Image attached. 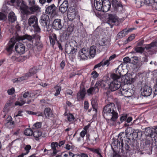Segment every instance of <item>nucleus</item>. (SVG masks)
Masks as SVG:
<instances>
[{"label":"nucleus","mask_w":157,"mask_h":157,"mask_svg":"<svg viewBox=\"0 0 157 157\" xmlns=\"http://www.w3.org/2000/svg\"><path fill=\"white\" fill-rule=\"evenodd\" d=\"M115 109V105L113 103L108 104L103 108V116L106 119H108L109 121L112 122V125L115 124L118 118V114Z\"/></svg>","instance_id":"1"},{"label":"nucleus","mask_w":157,"mask_h":157,"mask_svg":"<svg viewBox=\"0 0 157 157\" xmlns=\"http://www.w3.org/2000/svg\"><path fill=\"white\" fill-rule=\"evenodd\" d=\"M122 80L125 84L122 86L121 88V94L127 97H130L132 95L133 91L127 87L128 84H131L133 83L135 81V79L127 76V75H125L122 77Z\"/></svg>","instance_id":"2"},{"label":"nucleus","mask_w":157,"mask_h":157,"mask_svg":"<svg viewBox=\"0 0 157 157\" xmlns=\"http://www.w3.org/2000/svg\"><path fill=\"white\" fill-rule=\"evenodd\" d=\"M118 72V75L112 74L111 75V77L113 80L109 86V89L112 91H114L118 90L121 86V83L120 81V77L121 74L119 72Z\"/></svg>","instance_id":"3"},{"label":"nucleus","mask_w":157,"mask_h":157,"mask_svg":"<svg viewBox=\"0 0 157 157\" xmlns=\"http://www.w3.org/2000/svg\"><path fill=\"white\" fill-rule=\"evenodd\" d=\"M77 45L75 41H72L66 44L65 46V52L67 53L73 54L76 51L75 48H77Z\"/></svg>","instance_id":"4"},{"label":"nucleus","mask_w":157,"mask_h":157,"mask_svg":"<svg viewBox=\"0 0 157 157\" xmlns=\"http://www.w3.org/2000/svg\"><path fill=\"white\" fill-rule=\"evenodd\" d=\"M128 134L127 132H120L117 138V143L120 145V149H121L122 153L124 152V144L123 142V138L127 137L126 136Z\"/></svg>","instance_id":"5"},{"label":"nucleus","mask_w":157,"mask_h":157,"mask_svg":"<svg viewBox=\"0 0 157 157\" xmlns=\"http://www.w3.org/2000/svg\"><path fill=\"white\" fill-rule=\"evenodd\" d=\"M108 20L107 21V23L110 26V27L112 28L115 25L117 24L118 21V17L117 16L114 14H109Z\"/></svg>","instance_id":"6"},{"label":"nucleus","mask_w":157,"mask_h":157,"mask_svg":"<svg viewBox=\"0 0 157 157\" xmlns=\"http://www.w3.org/2000/svg\"><path fill=\"white\" fill-rule=\"evenodd\" d=\"M45 8V13L46 14L54 16L57 14L56 7L54 4L46 6Z\"/></svg>","instance_id":"7"},{"label":"nucleus","mask_w":157,"mask_h":157,"mask_svg":"<svg viewBox=\"0 0 157 157\" xmlns=\"http://www.w3.org/2000/svg\"><path fill=\"white\" fill-rule=\"evenodd\" d=\"M16 1L17 5L18 8L23 11L25 12H26V10L28 8L26 6L25 2L21 0H11L10 2L12 4L14 3Z\"/></svg>","instance_id":"8"},{"label":"nucleus","mask_w":157,"mask_h":157,"mask_svg":"<svg viewBox=\"0 0 157 157\" xmlns=\"http://www.w3.org/2000/svg\"><path fill=\"white\" fill-rule=\"evenodd\" d=\"M88 49L85 48L80 49L79 52V57L80 59L82 60L87 59V58L89 57Z\"/></svg>","instance_id":"9"},{"label":"nucleus","mask_w":157,"mask_h":157,"mask_svg":"<svg viewBox=\"0 0 157 157\" xmlns=\"http://www.w3.org/2000/svg\"><path fill=\"white\" fill-rule=\"evenodd\" d=\"M78 13L75 9L72 7L69 8L67 12V17L70 21H72L75 18Z\"/></svg>","instance_id":"10"},{"label":"nucleus","mask_w":157,"mask_h":157,"mask_svg":"<svg viewBox=\"0 0 157 157\" xmlns=\"http://www.w3.org/2000/svg\"><path fill=\"white\" fill-rule=\"evenodd\" d=\"M40 23L41 25L44 27L48 26L50 24L49 17L46 14H43L40 17Z\"/></svg>","instance_id":"11"},{"label":"nucleus","mask_w":157,"mask_h":157,"mask_svg":"<svg viewBox=\"0 0 157 157\" xmlns=\"http://www.w3.org/2000/svg\"><path fill=\"white\" fill-rule=\"evenodd\" d=\"M18 41V40L16 36L11 38L6 46V50L9 52L12 51L15 44Z\"/></svg>","instance_id":"12"},{"label":"nucleus","mask_w":157,"mask_h":157,"mask_svg":"<svg viewBox=\"0 0 157 157\" xmlns=\"http://www.w3.org/2000/svg\"><path fill=\"white\" fill-rule=\"evenodd\" d=\"M152 92V90L151 88L147 86H145L143 89H142L141 94L144 96H148L151 95Z\"/></svg>","instance_id":"13"},{"label":"nucleus","mask_w":157,"mask_h":157,"mask_svg":"<svg viewBox=\"0 0 157 157\" xmlns=\"http://www.w3.org/2000/svg\"><path fill=\"white\" fill-rule=\"evenodd\" d=\"M112 6L114 10L118 11L119 9H122L123 5L121 2L117 0H112L111 1Z\"/></svg>","instance_id":"14"},{"label":"nucleus","mask_w":157,"mask_h":157,"mask_svg":"<svg viewBox=\"0 0 157 157\" xmlns=\"http://www.w3.org/2000/svg\"><path fill=\"white\" fill-rule=\"evenodd\" d=\"M53 27L56 30L61 29L63 27L61 19H55L53 23Z\"/></svg>","instance_id":"15"},{"label":"nucleus","mask_w":157,"mask_h":157,"mask_svg":"<svg viewBox=\"0 0 157 157\" xmlns=\"http://www.w3.org/2000/svg\"><path fill=\"white\" fill-rule=\"evenodd\" d=\"M15 48L16 51L19 53L23 54L25 52V46L21 43H17L16 44Z\"/></svg>","instance_id":"16"},{"label":"nucleus","mask_w":157,"mask_h":157,"mask_svg":"<svg viewBox=\"0 0 157 157\" xmlns=\"http://www.w3.org/2000/svg\"><path fill=\"white\" fill-rule=\"evenodd\" d=\"M102 10L101 11L106 12L109 11L111 8V3L109 0H104Z\"/></svg>","instance_id":"17"},{"label":"nucleus","mask_w":157,"mask_h":157,"mask_svg":"<svg viewBox=\"0 0 157 157\" xmlns=\"http://www.w3.org/2000/svg\"><path fill=\"white\" fill-rule=\"evenodd\" d=\"M107 82L108 81L107 80H103L97 81L95 85V87L97 88V91H98L99 87H105L107 85L109 86V84Z\"/></svg>","instance_id":"18"},{"label":"nucleus","mask_w":157,"mask_h":157,"mask_svg":"<svg viewBox=\"0 0 157 157\" xmlns=\"http://www.w3.org/2000/svg\"><path fill=\"white\" fill-rule=\"evenodd\" d=\"M28 24L30 26H33L38 24L37 17L34 15H32L29 18Z\"/></svg>","instance_id":"19"},{"label":"nucleus","mask_w":157,"mask_h":157,"mask_svg":"<svg viewBox=\"0 0 157 157\" xmlns=\"http://www.w3.org/2000/svg\"><path fill=\"white\" fill-rule=\"evenodd\" d=\"M68 7V2L67 0H65L60 5L59 8V10L62 13H64L67 11Z\"/></svg>","instance_id":"20"},{"label":"nucleus","mask_w":157,"mask_h":157,"mask_svg":"<svg viewBox=\"0 0 157 157\" xmlns=\"http://www.w3.org/2000/svg\"><path fill=\"white\" fill-rule=\"evenodd\" d=\"M104 0H95L94 5L96 9L98 11H101L102 10V3Z\"/></svg>","instance_id":"21"},{"label":"nucleus","mask_w":157,"mask_h":157,"mask_svg":"<svg viewBox=\"0 0 157 157\" xmlns=\"http://www.w3.org/2000/svg\"><path fill=\"white\" fill-rule=\"evenodd\" d=\"M16 36H17V38L18 39V41L22 40L25 39H27L32 43H33V39L34 37V36L33 37L32 36L27 34H25L22 36H20L18 35Z\"/></svg>","instance_id":"22"},{"label":"nucleus","mask_w":157,"mask_h":157,"mask_svg":"<svg viewBox=\"0 0 157 157\" xmlns=\"http://www.w3.org/2000/svg\"><path fill=\"white\" fill-rule=\"evenodd\" d=\"M34 137L37 140L39 137H46V134L45 133H42L41 131L39 130H36L33 132V134Z\"/></svg>","instance_id":"23"},{"label":"nucleus","mask_w":157,"mask_h":157,"mask_svg":"<svg viewBox=\"0 0 157 157\" xmlns=\"http://www.w3.org/2000/svg\"><path fill=\"white\" fill-rule=\"evenodd\" d=\"M85 94V90L84 89L80 90L77 94L78 99V100H83L84 98Z\"/></svg>","instance_id":"24"},{"label":"nucleus","mask_w":157,"mask_h":157,"mask_svg":"<svg viewBox=\"0 0 157 157\" xmlns=\"http://www.w3.org/2000/svg\"><path fill=\"white\" fill-rule=\"evenodd\" d=\"M96 47L95 46H91L89 49H88L89 56L94 57L95 56L96 52Z\"/></svg>","instance_id":"25"},{"label":"nucleus","mask_w":157,"mask_h":157,"mask_svg":"<svg viewBox=\"0 0 157 157\" xmlns=\"http://www.w3.org/2000/svg\"><path fill=\"white\" fill-rule=\"evenodd\" d=\"M44 112L46 118H47L52 117L53 114L51 109L49 108H46Z\"/></svg>","instance_id":"26"},{"label":"nucleus","mask_w":157,"mask_h":157,"mask_svg":"<svg viewBox=\"0 0 157 157\" xmlns=\"http://www.w3.org/2000/svg\"><path fill=\"white\" fill-rule=\"evenodd\" d=\"M17 18L15 13L13 12L10 13L8 16V19L10 22H13L16 20Z\"/></svg>","instance_id":"27"},{"label":"nucleus","mask_w":157,"mask_h":157,"mask_svg":"<svg viewBox=\"0 0 157 157\" xmlns=\"http://www.w3.org/2000/svg\"><path fill=\"white\" fill-rule=\"evenodd\" d=\"M58 146V143L57 142H52L51 144V146L52 148V149L53 150L52 154L53 155H55L57 151L56 150V148Z\"/></svg>","instance_id":"28"},{"label":"nucleus","mask_w":157,"mask_h":157,"mask_svg":"<svg viewBox=\"0 0 157 157\" xmlns=\"http://www.w3.org/2000/svg\"><path fill=\"white\" fill-rule=\"evenodd\" d=\"M6 126H9V125L13 126L14 125V122L12 121V118L10 116H8L7 119L6 120Z\"/></svg>","instance_id":"29"},{"label":"nucleus","mask_w":157,"mask_h":157,"mask_svg":"<svg viewBox=\"0 0 157 157\" xmlns=\"http://www.w3.org/2000/svg\"><path fill=\"white\" fill-rule=\"evenodd\" d=\"M145 132L147 135L150 137H151L154 136V134L155 133V132H153L152 130L149 127H147L145 128Z\"/></svg>","instance_id":"30"},{"label":"nucleus","mask_w":157,"mask_h":157,"mask_svg":"<svg viewBox=\"0 0 157 157\" xmlns=\"http://www.w3.org/2000/svg\"><path fill=\"white\" fill-rule=\"evenodd\" d=\"M127 34V31H126L125 29H124L118 33L117 35V37L118 39H120L124 37Z\"/></svg>","instance_id":"31"},{"label":"nucleus","mask_w":157,"mask_h":157,"mask_svg":"<svg viewBox=\"0 0 157 157\" xmlns=\"http://www.w3.org/2000/svg\"><path fill=\"white\" fill-rule=\"evenodd\" d=\"M12 59L13 61H16L18 62L22 61L23 57L22 56L19 55H15L12 56Z\"/></svg>","instance_id":"32"},{"label":"nucleus","mask_w":157,"mask_h":157,"mask_svg":"<svg viewBox=\"0 0 157 157\" xmlns=\"http://www.w3.org/2000/svg\"><path fill=\"white\" fill-rule=\"evenodd\" d=\"M27 75H25L24 76H23L21 77L18 78H15L13 80V83L15 82H19L23 80H25L28 78Z\"/></svg>","instance_id":"33"},{"label":"nucleus","mask_w":157,"mask_h":157,"mask_svg":"<svg viewBox=\"0 0 157 157\" xmlns=\"http://www.w3.org/2000/svg\"><path fill=\"white\" fill-rule=\"evenodd\" d=\"M157 47V39L155 41L152 42L150 44L146 45L145 48L146 49H149L152 47Z\"/></svg>","instance_id":"34"},{"label":"nucleus","mask_w":157,"mask_h":157,"mask_svg":"<svg viewBox=\"0 0 157 157\" xmlns=\"http://www.w3.org/2000/svg\"><path fill=\"white\" fill-rule=\"evenodd\" d=\"M37 72V70L35 68H32L30 69L29 71V72L25 74L26 75H27V78L33 75L34 74H35Z\"/></svg>","instance_id":"35"},{"label":"nucleus","mask_w":157,"mask_h":157,"mask_svg":"<svg viewBox=\"0 0 157 157\" xmlns=\"http://www.w3.org/2000/svg\"><path fill=\"white\" fill-rule=\"evenodd\" d=\"M33 131L30 129H26L24 132V134L28 136H32L33 134Z\"/></svg>","instance_id":"36"},{"label":"nucleus","mask_w":157,"mask_h":157,"mask_svg":"<svg viewBox=\"0 0 157 157\" xmlns=\"http://www.w3.org/2000/svg\"><path fill=\"white\" fill-rule=\"evenodd\" d=\"M39 8V6L36 5L29 7V10L32 12H36L38 10Z\"/></svg>","instance_id":"37"},{"label":"nucleus","mask_w":157,"mask_h":157,"mask_svg":"<svg viewBox=\"0 0 157 157\" xmlns=\"http://www.w3.org/2000/svg\"><path fill=\"white\" fill-rule=\"evenodd\" d=\"M89 149L91 151L97 154L100 157H103L100 152L99 149H94L93 148H89Z\"/></svg>","instance_id":"38"},{"label":"nucleus","mask_w":157,"mask_h":157,"mask_svg":"<svg viewBox=\"0 0 157 157\" xmlns=\"http://www.w3.org/2000/svg\"><path fill=\"white\" fill-rule=\"evenodd\" d=\"M91 104L93 109L94 110L95 112H97L98 108V104L95 102V100H93L92 101Z\"/></svg>","instance_id":"39"},{"label":"nucleus","mask_w":157,"mask_h":157,"mask_svg":"<svg viewBox=\"0 0 157 157\" xmlns=\"http://www.w3.org/2000/svg\"><path fill=\"white\" fill-rule=\"evenodd\" d=\"M61 88V87L59 86L55 87V89L56 90V92L54 94L55 96H57L60 94Z\"/></svg>","instance_id":"40"},{"label":"nucleus","mask_w":157,"mask_h":157,"mask_svg":"<svg viewBox=\"0 0 157 157\" xmlns=\"http://www.w3.org/2000/svg\"><path fill=\"white\" fill-rule=\"evenodd\" d=\"M67 118L68 121L71 122H73L75 119L73 115L71 113H69Z\"/></svg>","instance_id":"41"},{"label":"nucleus","mask_w":157,"mask_h":157,"mask_svg":"<svg viewBox=\"0 0 157 157\" xmlns=\"http://www.w3.org/2000/svg\"><path fill=\"white\" fill-rule=\"evenodd\" d=\"M144 50V48L142 47H137L135 48V50L137 52L142 53Z\"/></svg>","instance_id":"42"},{"label":"nucleus","mask_w":157,"mask_h":157,"mask_svg":"<svg viewBox=\"0 0 157 157\" xmlns=\"http://www.w3.org/2000/svg\"><path fill=\"white\" fill-rule=\"evenodd\" d=\"M138 60V59L137 56H133L131 58V63L135 64Z\"/></svg>","instance_id":"43"},{"label":"nucleus","mask_w":157,"mask_h":157,"mask_svg":"<svg viewBox=\"0 0 157 157\" xmlns=\"http://www.w3.org/2000/svg\"><path fill=\"white\" fill-rule=\"evenodd\" d=\"M41 126V122H37L34 124L33 127V128L35 129L40 128Z\"/></svg>","instance_id":"44"},{"label":"nucleus","mask_w":157,"mask_h":157,"mask_svg":"<svg viewBox=\"0 0 157 157\" xmlns=\"http://www.w3.org/2000/svg\"><path fill=\"white\" fill-rule=\"evenodd\" d=\"M96 89L97 88H95V87L90 88L87 90V92L88 94V95H90L91 94H92L93 91L96 90Z\"/></svg>","instance_id":"45"},{"label":"nucleus","mask_w":157,"mask_h":157,"mask_svg":"<svg viewBox=\"0 0 157 157\" xmlns=\"http://www.w3.org/2000/svg\"><path fill=\"white\" fill-rule=\"evenodd\" d=\"M128 114H123L122 116L120 117V120L121 122H122L126 120Z\"/></svg>","instance_id":"46"},{"label":"nucleus","mask_w":157,"mask_h":157,"mask_svg":"<svg viewBox=\"0 0 157 157\" xmlns=\"http://www.w3.org/2000/svg\"><path fill=\"white\" fill-rule=\"evenodd\" d=\"M135 38V35L132 34L125 41V43H127L132 40Z\"/></svg>","instance_id":"47"},{"label":"nucleus","mask_w":157,"mask_h":157,"mask_svg":"<svg viewBox=\"0 0 157 157\" xmlns=\"http://www.w3.org/2000/svg\"><path fill=\"white\" fill-rule=\"evenodd\" d=\"M26 103L25 101L22 100L21 102H20L19 101H17L15 103V105H19V106H21L24 104Z\"/></svg>","instance_id":"48"},{"label":"nucleus","mask_w":157,"mask_h":157,"mask_svg":"<svg viewBox=\"0 0 157 157\" xmlns=\"http://www.w3.org/2000/svg\"><path fill=\"white\" fill-rule=\"evenodd\" d=\"M109 61H110L109 60V59H107L105 61H104V60H103L102 61H101V62H102V66L106 65L108 67L109 66V64L110 63Z\"/></svg>","instance_id":"49"},{"label":"nucleus","mask_w":157,"mask_h":157,"mask_svg":"<svg viewBox=\"0 0 157 157\" xmlns=\"http://www.w3.org/2000/svg\"><path fill=\"white\" fill-rule=\"evenodd\" d=\"M23 97L24 98H31V94L29 93L28 92H25L23 94Z\"/></svg>","instance_id":"50"},{"label":"nucleus","mask_w":157,"mask_h":157,"mask_svg":"<svg viewBox=\"0 0 157 157\" xmlns=\"http://www.w3.org/2000/svg\"><path fill=\"white\" fill-rule=\"evenodd\" d=\"M31 146L29 145H27L24 148L25 150L26 151V152L25 153L26 154H27L29 152L30 150L31 149Z\"/></svg>","instance_id":"51"},{"label":"nucleus","mask_w":157,"mask_h":157,"mask_svg":"<svg viewBox=\"0 0 157 157\" xmlns=\"http://www.w3.org/2000/svg\"><path fill=\"white\" fill-rule=\"evenodd\" d=\"M34 29L35 31L37 33L40 32V29L39 26L38 25V24L35 25L33 26Z\"/></svg>","instance_id":"52"},{"label":"nucleus","mask_w":157,"mask_h":157,"mask_svg":"<svg viewBox=\"0 0 157 157\" xmlns=\"http://www.w3.org/2000/svg\"><path fill=\"white\" fill-rule=\"evenodd\" d=\"M123 61L124 63H131V58L130 59L128 57H124L123 59Z\"/></svg>","instance_id":"53"},{"label":"nucleus","mask_w":157,"mask_h":157,"mask_svg":"<svg viewBox=\"0 0 157 157\" xmlns=\"http://www.w3.org/2000/svg\"><path fill=\"white\" fill-rule=\"evenodd\" d=\"M15 92V90L13 88L10 89L8 90L7 93L10 95H11L14 93Z\"/></svg>","instance_id":"54"},{"label":"nucleus","mask_w":157,"mask_h":157,"mask_svg":"<svg viewBox=\"0 0 157 157\" xmlns=\"http://www.w3.org/2000/svg\"><path fill=\"white\" fill-rule=\"evenodd\" d=\"M6 18V15L0 12V20H5Z\"/></svg>","instance_id":"55"},{"label":"nucleus","mask_w":157,"mask_h":157,"mask_svg":"<svg viewBox=\"0 0 157 157\" xmlns=\"http://www.w3.org/2000/svg\"><path fill=\"white\" fill-rule=\"evenodd\" d=\"M124 147L125 149V151L127 152L130 151V147L128 144L126 143H125V145Z\"/></svg>","instance_id":"56"},{"label":"nucleus","mask_w":157,"mask_h":157,"mask_svg":"<svg viewBox=\"0 0 157 157\" xmlns=\"http://www.w3.org/2000/svg\"><path fill=\"white\" fill-rule=\"evenodd\" d=\"M91 75H93V78H96L98 76V74L96 71H93L91 73Z\"/></svg>","instance_id":"57"},{"label":"nucleus","mask_w":157,"mask_h":157,"mask_svg":"<svg viewBox=\"0 0 157 157\" xmlns=\"http://www.w3.org/2000/svg\"><path fill=\"white\" fill-rule=\"evenodd\" d=\"M49 39L50 40V41L51 44H52V45L53 46L55 44L56 41L55 40L52 39V38L51 37H50V36H49Z\"/></svg>","instance_id":"58"},{"label":"nucleus","mask_w":157,"mask_h":157,"mask_svg":"<svg viewBox=\"0 0 157 157\" xmlns=\"http://www.w3.org/2000/svg\"><path fill=\"white\" fill-rule=\"evenodd\" d=\"M89 107V104L88 101H85L84 102V109L86 110H87L88 109Z\"/></svg>","instance_id":"59"},{"label":"nucleus","mask_w":157,"mask_h":157,"mask_svg":"<svg viewBox=\"0 0 157 157\" xmlns=\"http://www.w3.org/2000/svg\"><path fill=\"white\" fill-rule=\"evenodd\" d=\"M29 7L35 5L34 0H29Z\"/></svg>","instance_id":"60"},{"label":"nucleus","mask_w":157,"mask_h":157,"mask_svg":"<svg viewBox=\"0 0 157 157\" xmlns=\"http://www.w3.org/2000/svg\"><path fill=\"white\" fill-rule=\"evenodd\" d=\"M153 0H144L145 3L146 5H149L153 2Z\"/></svg>","instance_id":"61"},{"label":"nucleus","mask_w":157,"mask_h":157,"mask_svg":"<svg viewBox=\"0 0 157 157\" xmlns=\"http://www.w3.org/2000/svg\"><path fill=\"white\" fill-rule=\"evenodd\" d=\"M102 62H101L98 64L95 65L94 67V69H95L101 66H102Z\"/></svg>","instance_id":"62"},{"label":"nucleus","mask_w":157,"mask_h":157,"mask_svg":"<svg viewBox=\"0 0 157 157\" xmlns=\"http://www.w3.org/2000/svg\"><path fill=\"white\" fill-rule=\"evenodd\" d=\"M86 134V132L85 131L82 130L80 133V136L82 138H83Z\"/></svg>","instance_id":"63"},{"label":"nucleus","mask_w":157,"mask_h":157,"mask_svg":"<svg viewBox=\"0 0 157 157\" xmlns=\"http://www.w3.org/2000/svg\"><path fill=\"white\" fill-rule=\"evenodd\" d=\"M154 94L155 95H157V84L154 87Z\"/></svg>","instance_id":"64"}]
</instances>
